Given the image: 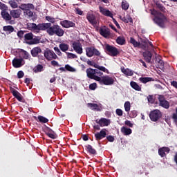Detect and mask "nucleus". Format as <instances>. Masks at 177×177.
I'll list each match as a JSON object with an SVG mask.
<instances>
[{"mask_svg": "<svg viewBox=\"0 0 177 177\" xmlns=\"http://www.w3.org/2000/svg\"><path fill=\"white\" fill-rule=\"evenodd\" d=\"M111 121L109 119H106V118H101V126L102 127H109V124H111Z\"/></svg>", "mask_w": 177, "mask_h": 177, "instance_id": "nucleus-32", "label": "nucleus"}, {"mask_svg": "<svg viewBox=\"0 0 177 177\" xmlns=\"http://www.w3.org/2000/svg\"><path fill=\"white\" fill-rule=\"evenodd\" d=\"M24 77V72L23 71H19L17 73V77L20 80Z\"/></svg>", "mask_w": 177, "mask_h": 177, "instance_id": "nucleus-57", "label": "nucleus"}, {"mask_svg": "<svg viewBox=\"0 0 177 177\" xmlns=\"http://www.w3.org/2000/svg\"><path fill=\"white\" fill-rule=\"evenodd\" d=\"M24 32H26V31L19 30V31L17 32V35L19 38H23V37L24 35Z\"/></svg>", "mask_w": 177, "mask_h": 177, "instance_id": "nucleus-53", "label": "nucleus"}, {"mask_svg": "<svg viewBox=\"0 0 177 177\" xmlns=\"http://www.w3.org/2000/svg\"><path fill=\"white\" fill-rule=\"evenodd\" d=\"M94 67L95 68H97V70L103 71L104 73H109V70H107V68H106L104 66H102L99 64H95Z\"/></svg>", "mask_w": 177, "mask_h": 177, "instance_id": "nucleus-38", "label": "nucleus"}, {"mask_svg": "<svg viewBox=\"0 0 177 177\" xmlns=\"http://www.w3.org/2000/svg\"><path fill=\"white\" fill-rule=\"evenodd\" d=\"M129 8V3H128V1H122V9H123V10H128Z\"/></svg>", "mask_w": 177, "mask_h": 177, "instance_id": "nucleus-44", "label": "nucleus"}, {"mask_svg": "<svg viewBox=\"0 0 177 177\" xmlns=\"http://www.w3.org/2000/svg\"><path fill=\"white\" fill-rule=\"evenodd\" d=\"M161 117H162V113H161V111L158 109L151 111L149 113V118L153 122H157Z\"/></svg>", "mask_w": 177, "mask_h": 177, "instance_id": "nucleus-6", "label": "nucleus"}, {"mask_svg": "<svg viewBox=\"0 0 177 177\" xmlns=\"http://www.w3.org/2000/svg\"><path fill=\"white\" fill-rule=\"evenodd\" d=\"M158 100L159 102V106H160V107H163V109H169V102L165 100V97H164V95H159Z\"/></svg>", "mask_w": 177, "mask_h": 177, "instance_id": "nucleus-13", "label": "nucleus"}, {"mask_svg": "<svg viewBox=\"0 0 177 177\" xmlns=\"http://www.w3.org/2000/svg\"><path fill=\"white\" fill-rule=\"evenodd\" d=\"M122 21H124V23H133V20L132 19V17H124L122 19Z\"/></svg>", "mask_w": 177, "mask_h": 177, "instance_id": "nucleus-47", "label": "nucleus"}, {"mask_svg": "<svg viewBox=\"0 0 177 177\" xmlns=\"http://www.w3.org/2000/svg\"><path fill=\"white\" fill-rule=\"evenodd\" d=\"M0 9L1 11L8 10V6L0 1Z\"/></svg>", "mask_w": 177, "mask_h": 177, "instance_id": "nucleus-51", "label": "nucleus"}, {"mask_svg": "<svg viewBox=\"0 0 177 177\" xmlns=\"http://www.w3.org/2000/svg\"><path fill=\"white\" fill-rule=\"evenodd\" d=\"M40 41H41V37H32V40L27 41V44L28 45H37L39 44Z\"/></svg>", "mask_w": 177, "mask_h": 177, "instance_id": "nucleus-30", "label": "nucleus"}, {"mask_svg": "<svg viewBox=\"0 0 177 177\" xmlns=\"http://www.w3.org/2000/svg\"><path fill=\"white\" fill-rule=\"evenodd\" d=\"M42 53L41 47H35L30 50L31 55L32 57H37L39 53Z\"/></svg>", "mask_w": 177, "mask_h": 177, "instance_id": "nucleus-20", "label": "nucleus"}, {"mask_svg": "<svg viewBox=\"0 0 177 177\" xmlns=\"http://www.w3.org/2000/svg\"><path fill=\"white\" fill-rule=\"evenodd\" d=\"M45 24H50L49 27L46 29L48 35H57V37H63L64 35V30L60 26L53 25L52 26V24L50 23H45Z\"/></svg>", "mask_w": 177, "mask_h": 177, "instance_id": "nucleus-2", "label": "nucleus"}, {"mask_svg": "<svg viewBox=\"0 0 177 177\" xmlns=\"http://www.w3.org/2000/svg\"><path fill=\"white\" fill-rule=\"evenodd\" d=\"M106 139H107L108 142H114V136H108L106 137Z\"/></svg>", "mask_w": 177, "mask_h": 177, "instance_id": "nucleus-64", "label": "nucleus"}, {"mask_svg": "<svg viewBox=\"0 0 177 177\" xmlns=\"http://www.w3.org/2000/svg\"><path fill=\"white\" fill-rule=\"evenodd\" d=\"M131 118H135L136 117L138 116V112L136 111H132L131 112Z\"/></svg>", "mask_w": 177, "mask_h": 177, "instance_id": "nucleus-62", "label": "nucleus"}, {"mask_svg": "<svg viewBox=\"0 0 177 177\" xmlns=\"http://www.w3.org/2000/svg\"><path fill=\"white\" fill-rule=\"evenodd\" d=\"M19 8L21 9V10L26 11L30 10V9L31 10H34V9H35V6H34L32 3H22Z\"/></svg>", "mask_w": 177, "mask_h": 177, "instance_id": "nucleus-18", "label": "nucleus"}, {"mask_svg": "<svg viewBox=\"0 0 177 177\" xmlns=\"http://www.w3.org/2000/svg\"><path fill=\"white\" fill-rule=\"evenodd\" d=\"M95 76L96 77H102V75H103V73L101 72L100 71H99V69H95Z\"/></svg>", "mask_w": 177, "mask_h": 177, "instance_id": "nucleus-56", "label": "nucleus"}, {"mask_svg": "<svg viewBox=\"0 0 177 177\" xmlns=\"http://www.w3.org/2000/svg\"><path fill=\"white\" fill-rule=\"evenodd\" d=\"M105 50L106 51V53L109 55V56H112L113 57L120 55V51H118V48L110 44H106Z\"/></svg>", "mask_w": 177, "mask_h": 177, "instance_id": "nucleus-3", "label": "nucleus"}, {"mask_svg": "<svg viewBox=\"0 0 177 177\" xmlns=\"http://www.w3.org/2000/svg\"><path fill=\"white\" fill-rule=\"evenodd\" d=\"M87 107L91 109V110H93L94 111H102L100 106L97 105V104L95 103H88Z\"/></svg>", "mask_w": 177, "mask_h": 177, "instance_id": "nucleus-26", "label": "nucleus"}, {"mask_svg": "<svg viewBox=\"0 0 177 177\" xmlns=\"http://www.w3.org/2000/svg\"><path fill=\"white\" fill-rule=\"evenodd\" d=\"M21 52L22 53V57L24 59H27L30 57V54L28 53V52L24 50H21Z\"/></svg>", "mask_w": 177, "mask_h": 177, "instance_id": "nucleus-46", "label": "nucleus"}, {"mask_svg": "<svg viewBox=\"0 0 177 177\" xmlns=\"http://www.w3.org/2000/svg\"><path fill=\"white\" fill-rule=\"evenodd\" d=\"M124 110L127 112L131 110V102H129V101H127L124 103Z\"/></svg>", "mask_w": 177, "mask_h": 177, "instance_id": "nucleus-48", "label": "nucleus"}, {"mask_svg": "<svg viewBox=\"0 0 177 177\" xmlns=\"http://www.w3.org/2000/svg\"><path fill=\"white\" fill-rule=\"evenodd\" d=\"M85 147L87 149V151L88 153H89V154H91L92 156H96V154H97L96 149H95L93 147H92V145H88Z\"/></svg>", "mask_w": 177, "mask_h": 177, "instance_id": "nucleus-29", "label": "nucleus"}, {"mask_svg": "<svg viewBox=\"0 0 177 177\" xmlns=\"http://www.w3.org/2000/svg\"><path fill=\"white\" fill-rule=\"evenodd\" d=\"M46 19L47 20V21H49L50 23H55V18L49 16L46 17Z\"/></svg>", "mask_w": 177, "mask_h": 177, "instance_id": "nucleus-58", "label": "nucleus"}, {"mask_svg": "<svg viewBox=\"0 0 177 177\" xmlns=\"http://www.w3.org/2000/svg\"><path fill=\"white\" fill-rule=\"evenodd\" d=\"M50 24L41 23L37 25L35 23H27L26 24V30L32 31V32H36L37 34L39 33L40 31H46V28L49 27Z\"/></svg>", "mask_w": 177, "mask_h": 177, "instance_id": "nucleus-1", "label": "nucleus"}, {"mask_svg": "<svg viewBox=\"0 0 177 177\" xmlns=\"http://www.w3.org/2000/svg\"><path fill=\"white\" fill-rule=\"evenodd\" d=\"M169 151H171V149L167 147H163L158 149V154L160 157H166Z\"/></svg>", "mask_w": 177, "mask_h": 177, "instance_id": "nucleus-15", "label": "nucleus"}, {"mask_svg": "<svg viewBox=\"0 0 177 177\" xmlns=\"http://www.w3.org/2000/svg\"><path fill=\"white\" fill-rule=\"evenodd\" d=\"M39 122H41L42 124H46V122H49V120L42 115H39L37 117Z\"/></svg>", "mask_w": 177, "mask_h": 177, "instance_id": "nucleus-42", "label": "nucleus"}, {"mask_svg": "<svg viewBox=\"0 0 177 177\" xmlns=\"http://www.w3.org/2000/svg\"><path fill=\"white\" fill-rule=\"evenodd\" d=\"M122 133L125 136L131 135L132 133V129L126 127H122L120 129Z\"/></svg>", "mask_w": 177, "mask_h": 177, "instance_id": "nucleus-31", "label": "nucleus"}, {"mask_svg": "<svg viewBox=\"0 0 177 177\" xmlns=\"http://www.w3.org/2000/svg\"><path fill=\"white\" fill-rule=\"evenodd\" d=\"M54 50L56 52L58 56H62V51H60V49H59V47H54Z\"/></svg>", "mask_w": 177, "mask_h": 177, "instance_id": "nucleus-61", "label": "nucleus"}, {"mask_svg": "<svg viewBox=\"0 0 177 177\" xmlns=\"http://www.w3.org/2000/svg\"><path fill=\"white\" fill-rule=\"evenodd\" d=\"M8 10H3L1 11V17L5 21H9V24H15V21L12 20V15L7 11Z\"/></svg>", "mask_w": 177, "mask_h": 177, "instance_id": "nucleus-12", "label": "nucleus"}, {"mask_svg": "<svg viewBox=\"0 0 177 177\" xmlns=\"http://www.w3.org/2000/svg\"><path fill=\"white\" fill-rule=\"evenodd\" d=\"M153 21L161 28H164L165 27V21H167V17L163 15V14H160V17L156 16L153 18Z\"/></svg>", "mask_w": 177, "mask_h": 177, "instance_id": "nucleus-4", "label": "nucleus"}, {"mask_svg": "<svg viewBox=\"0 0 177 177\" xmlns=\"http://www.w3.org/2000/svg\"><path fill=\"white\" fill-rule=\"evenodd\" d=\"M130 85L133 89H135V91H142V88L139 86V84L135 82H131Z\"/></svg>", "mask_w": 177, "mask_h": 177, "instance_id": "nucleus-36", "label": "nucleus"}, {"mask_svg": "<svg viewBox=\"0 0 177 177\" xmlns=\"http://www.w3.org/2000/svg\"><path fill=\"white\" fill-rule=\"evenodd\" d=\"M142 55L144 56L147 63H150V62H151V57H153V55L150 51H145L142 53Z\"/></svg>", "mask_w": 177, "mask_h": 177, "instance_id": "nucleus-27", "label": "nucleus"}, {"mask_svg": "<svg viewBox=\"0 0 177 177\" xmlns=\"http://www.w3.org/2000/svg\"><path fill=\"white\" fill-rule=\"evenodd\" d=\"M86 55L88 57H92V56H100V52L95 47H87L86 48Z\"/></svg>", "mask_w": 177, "mask_h": 177, "instance_id": "nucleus-8", "label": "nucleus"}, {"mask_svg": "<svg viewBox=\"0 0 177 177\" xmlns=\"http://www.w3.org/2000/svg\"><path fill=\"white\" fill-rule=\"evenodd\" d=\"M59 48L62 52H67V50H68V48H70V46H68V44L62 43L59 44Z\"/></svg>", "mask_w": 177, "mask_h": 177, "instance_id": "nucleus-33", "label": "nucleus"}, {"mask_svg": "<svg viewBox=\"0 0 177 177\" xmlns=\"http://www.w3.org/2000/svg\"><path fill=\"white\" fill-rule=\"evenodd\" d=\"M44 56L46 60L50 62V60H54L57 59V55L55 53V51L50 49H46L44 52Z\"/></svg>", "mask_w": 177, "mask_h": 177, "instance_id": "nucleus-7", "label": "nucleus"}, {"mask_svg": "<svg viewBox=\"0 0 177 177\" xmlns=\"http://www.w3.org/2000/svg\"><path fill=\"white\" fill-rule=\"evenodd\" d=\"M139 81L142 84H147V82H151V81H154L153 77H140Z\"/></svg>", "mask_w": 177, "mask_h": 177, "instance_id": "nucleus-35", "label": "nucleus"}, {"mask_svg": "<svg viewBox=\"0 0 177 177\" xmlns=\"http://www.w3.org/2000/svg\"><path fill=\"white\" fill-rule=\"evenodd\" d=\"M72 48H73L75 52L77 55H82V44L78 41H73L72 44Z\"/></svg>", "mask_w": 177, "mask_h": 177, "instance_id": "nucleus-14", "label": "nucleus"}, {"mask_svg": "<svg viewBox=\"0 0 177 177\" xmlns=\"http://www.w3.org/2000/svg\"><path fill=\"white\" fill-rule=\"evenodd\" d=\"M10 91L12 93V95L15 97L16 100H18V102H21V103H26V100L23 98V96H21V94L17 91V90H15V88L10 86Z\"/></svg>", "mask_w": 177, "mask_h": 177, "instance_id": "nucleus-10", "label": "nucleus"}, {"mask_svg": "<svg viewBox=\"0 0 177 177\" xmlns=\"http://www.w3.org/2000/svg\"><path fill=\"white\" fill-rule=\"evenodd\" d=\"M3 31H8L9 34L15 31V28L12 26H6L3 28Z\"/></svg>", "mask_w": 177, "mask_h": 177, "instance_id": "nucleus-39", "label": "nucleus"}, {"mask_svg": "<svg viewBox=\"0 0 177 177\" xmlns=\"http://www.w3.org/2000/svg\"><path fill=\"white\" fill-rule=\"evenodd\" d=\"M115 113L119 117H122V115L123 114V111L121 109H117L116 111H115Z\"/></svg>", "mask_w": 177, "mask_h": 177, "instance_id": "nucleus-55", "label": "nucleus"}, {"mask_svg": "<svg viewBox=\"0 0 177 177\" xmlns=\"http://www.w3.org/2000/svg\"><path fill=\"white\" fill-rule=\"evenodd\" d=\"M10 15H11V17H13V19H19L21 15V10H12L10 12Z\"/></svg>", "mask_w": 177, "mask_h": 177, "instance_id": "nucleus-23", "label": "nucleus"}, {"mask_svg": "<svg viewBox=\"0 0 177 177\" xmlns=\"http://www.w3.org/2000/svg\"><path fill=\"white\" fill-rule=\"evenodd\" d=\"M158 9L161 11V12H165V7H164V6L160 4V3H158L156 4Z\"/></svg>", "mask_w": 177, "mask_h": 177, "instance_id": "nucleus-59", "label": "nucleus"}, {"mask_svg": "<svg viewBox=\"0 0 177 177\" xmlns=\"http://www.w3.org/2000/svg\"><path fill=\"white\" fill-rule=\"evenodd\" d=\"M25 41H31L34 38L32 32H28L24 35Z\"/></svg>", "mask_w": 177, "mask_h": 177, "instance_id": "nucleus-40", "label": "nucleus"}, {"mask_svg": "<svg viewBox=\"0 0 177 177\" xmlns=\"http://www.w3.org/2000/svg\"><path fill=\"white\" fill-rule=\"evenodd\" d=\"M86 75L90 80H94L95 81H100V77L96 76L95 69L88 68L86 70Z\"/></svg>", "mask_w": 177, "mask_h": 177, "instance_id": "nucleus-11", "label": "nucleus"}, {"mask_svg": "<svg viewBox=\"0 0 177 177\" xmlns=\"http://www.w3.org/2000/svg\"><path fill=\"white\" fill-rule=\"evenodd\" d=\"M44 70V66L41 64H38L33 68L34 73H41Z\"/></svg>", "mask_w": 177, "mask_h": 177, "instance_id": "nucleus-41", "label": "nucleus"}, {"mask_svg": "<svg viewBox=\"0 0 177 177\" xmlns=\"http://www.w3.org/2000/svg\"><path fill=\"white\" fill-rule=\"evenodd\" d=\"M23 58H14L12 60V66L15 68H19L23 66Z\"/></svg>", "mask_w": 177, "mask_h": 177, "instance_id": "nucleus-17", "label": "nucleus"}, {"mask_svg": "<svg viewBox=\"0 0 177 177\" xmlns=\"http://www.w3.org/2000/svg\"><path fill=\"white\" fill-rule=\"evenodd\" d=\"M106 129H102L100 132L95 134V140H102V139H104V138H106Z\"/></svg>", "mask_w": 177, "mask_h": 177, "instance_id": "nucleus-16", "label": "nucleus"}, {"mask_svg": "<svg viewBox=\"0 0 177 177\" xmlns=\"http://www.w3.org/2000/svg\"><path fill=\"white\" fill-rule=\"evenodd\" d=\"M86 19L90 24L93 26V27H96V26H97V23H99L96 15H95L93 13L88 12L86 15Z\"/></svg>", "mask_w": 177, "mask_h": 177, "instance_id": "nucleus-9", "label": "nucleus"}, {"mask_svg": "<svg viewBox=\"0 0 177 177\" xmlns=\"http://www.w3.org/2000/svg\"><path fill=\"white\" fill-rule=\"evenodd\" d=\"M125 125H127V127H129L130 128H133V124L129 120H126L124 122Z\"/></svg>", "mask_w": 177, "mask_h": 177, "instance_id": "nucleus-60", "label": "nucleus"}, {"mask_svg": "<svg viewBox=\"0 0 177 177\" xmlns=\"http://www.w3.org/2000/svg\"><path fill=\"white\" fill-rule=\"evenodd\" d=\"M61 26L64 28H70V27H75V24L71 21L64 20L60 22Z\"/></svg>", "mask_w": 177, "mask_h": 177, "instance_id": "nucleus-19", "label": "nucleus"}, {"mask_svg": "<svg viewBox=\"0 0 177 177\" xmlns=\"http://www.w3.org/2000/svg\"><path fill=\"white\" fill-rule=\"evenodd\" d=\"M98 82L100 85H113V84H114V77H111L109 75L103 76L100 77Z\"/></svg>", "mask_w": 177, "mask_h": 177, "instance_id": "nucleus-5", "label": "nucleus"}, {"mask_svg": "<svg viewBox=\"0 0 177 177\" xmlns=\"http://www.w3.org/2000/svg\"><path fill=\"white\" fill-rule=\"evenodd\" d=\"M46 135L48 136L50 139H57V134H56L52 129L47 127V131Z\"/></svg>", "mask_w": 177, "mask_h": 177, "instance_id": "nucleus-22", "label": "nucleus"}, {"mask_svg": "<svg viewBox=\"0 0 177 177\" xmlns=\"http://www.w3.org/2000/svg\"><path fill=\"white\" fill-rule=\"evenodd\" d=\"M65 70H66V71H70L71 73H75L76 71L75 68L68 64L65 65Z\"/></svg>", "mask_w": 177, "mask_h": 177, "instance_id": "nucleus-45", "label": "nucleus"}, {"mask_svg": "<svg viewBox=\"0 0 177 177\" xmlns=\"http://www.w3.org/2000/svg\"><path fill=\"white\" fill-rule=\"evenodd\" d=\"M158 67L160 68H164V61H162L161 59L158 58Z\"/></svg>", "mask_w": 177, "mask_h": 177, "instance_id": "nucleus-54", "label": "nucleus"}, {"mask_svg": "<svg viewBox=\"0 0 177 177\" xmlns=\"http://www.w3.org/2000/svg\"><path fill=\"white\" fill-rule=\"evenodd\" d=\"M24 15H26V16H28V19H31V17L34 16V12H32L30 10H28L26 12H24Z\"/></svg>", "mask_w": 177, "mask_h": 177, "instance_id": "nucleus-49", "label": "nucleus"}, {"mask_svg": "<svg viewBox=\"0 0 177 177\" xmlns=\"http://www.w3.org/2000/svg\"><path fill=\"white\" fill-rule=\"evenodd\" d=\"M75 12L77 15H80V16H82L84 13V12H82V10H81L79 8H75Z\"/></svg>", "mask_w": 177, "mask_h": 177, "instance_id": "nucleus-63", "label": "nucleus"}, {"mask_svg": "<svg viewBox=\"0 0 177 177\" xmlns=\"http://www.w3.org/2000/svg\"><path fill=\"white\" fill-rule=\"evenodd\" d=\"M138 41H140L141 44V49H143V50H145V49L147 48V43L149 41V39H143L140 36H138Z\"/></svg>", "mask_w": 177, "mask_h": 177, "instance_id": "nucleus-25", "label": "nucleus"}, {"mask_svg": "<svg viewBox=\"0 0 177 177\" xmlns=\"http://www.w3.org/2000/svg\"><path fill=\"white\" fill-rule=\"evenodd\" d=\"M99 9L102 15H104V16H107L108 17H111V19H113V13L110 12V10H106V8L102 6H100Z\"/></svg>", "mask_w": 177, "mask_h": 177, "instance_id": "nucleus-21", "label": "nucleus"}, {"mask_svg": "<svg viewBox=\"0 0 177 177\" xmlns=\"http://www.w3.org/2000/svg\"><path fill=\"white\" fill-rule=\"evenodd\" d=\"M99 32L100 35H102V37H104V38H109V37H110V35H111L109 29L102 28L100 29Z\"/></svg>", "mask_w": 177, "mask_h": 177, "instance_id": "nucleus-24", "label": "nucleus"}, {"mask_svg": "<svg viewBox=\"0 0 177 177\" xmlns=\"http://www.w3.org/2000/svg\"><path fill=\"white\" fill-rule=\"evenodd\" d=\"M68 59H77L78 56L77 55L71 53H66Z\"/></svg>", "mask_w": 177, "mask_h": 177, "instance_id": "nucleus-50", "label": "nucleus"}, {"mask_svg": "<svg viewBox=\"0 0 177 177\" xmlns=\"http://www.w3.org/2000/svg\"><path fill=\"white\" fill-rule=\"evenodd\" d=\"M130 44H131L134 48H140L142 49V43L136 41L133 37L130 38Z\"/></svg>", "mask_w": 177, "mask_h": 177, "instance_id": "nucleus-28", "label": "nucleus"}, {"mask_svg": "<svg viewBox=\"0 0 177 177\" xmlns=\"http://www.w3.org/2000/svg\"><path fill=\"white\" fill-rule=\"evenodd\" d=\"M116 42L118 45H125L126 44L125 37L122 36H119L116 39Z\"/></svg>", "mask_w": 177, "mask_h": 177, "instance_id": "nucleus-34", "label": "nucleus"}, {"mask_svg": "<svg viewBox=\"0 0 177 177\" xmlns=\"http://www.w3.org/2000/svg\"><path fill=\"white\" fill-rule=\"evenodd\" d=\"M9 5L12 8V9H16L19 8V5L15 0H10L8 1Z\"/></svg>", "mask_w": 177, "mask_h": 177, "instance_id": "nucleus-43", "label": "nucleus"}, {"mask_svg": "<svg viewBox=\"0 0 177 177\" xmlns=\"http://www.w3.org/2000/svg\"><path fill=\"white\" fill-rule=\"evenodd\" d=\"M122 72L125 74V75H129V77H132L133 75V71L130 70L129 68H122Z\"/></svg>", "mask_w": 177, "mask_h": 177, "instance_id": "nucleus-37", "label": "nucleus"}, {"mask_svg": "<svg viewBox=\"0 0 177 177\" xmlns=\"http://www.w3.org/2000/svg\"><path fill=\"white\" fill-rule=\"evenodd\" d=\"M97 88V84L96 83H92L89 85V89L91 91H95Z\"/></svg>", "mask_w": 177, "mask_h": 177, "instance_id": "nucleus-52", "label": "nucleus"}]
</instances>
